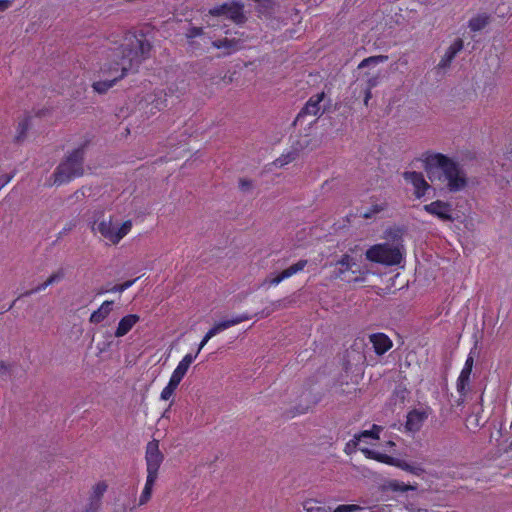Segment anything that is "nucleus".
Returning a JSON list of instances; mask_svg holds the SVG:
<instances>
[{
	"mask_svg": "<svg viewBox=\"0 0 512 512\" xmlns=\"http://www.w3.org/2000/svg\"><path fill=\"white\" fill-rule=\"evenodd\" d=\"M151 50L150 43L142 36L132 35L125 39V43L114 49L113 60L101 68L104 80L92 84L93 90L99 94L106 93L119 80L124 78L128 71L137 67L148 57Z\"/></svg>",
	"mask_w": 512,
	"mask_h": 512,
	"instance_id": "f257e3e1",
	"label": "nucleus"
},
{
	"mask_svg": "<svg viewBox=\"0 0 512 512\" xmlns=\"http://www.w3.org/2000/svg\"><path fill=\"white\" fill-rule=\"evenodd\" d=\"M425 169L430 179L435 170H439L450 191H460L466 186V178L461 175L456 162L441 153H426L424 158Z\"/></svg>",
	"mask_w": 512,
	"mask_h": 512,
	"instance_id": "f03ea898",
	"label": "nucleus"
},
{
	"mask_svg": "<svg viewBox=\"0 0 512 512\" xmlns=\"http://www.w3.org/2000/svg\"><path fill=\"white\" fill-rule=\"evenodd\" d=\"M87 143L74 149L55 169L54 184L61 185L83 175L84 153Z\"/></svg>",
	"mask_w": 512,
	"mask_h": 512,
	"instance_id": "7ed1b4c3",
	"label": "nucleus"
},
{
	"mask_svg": "<svg viewBox=\"0 0 512 512\" xmlns=\"http://www.w3.org/2000/svg\"><path fill=\"white\" fill-rule=\"evenodd\" d=\"M366 259L370 262L394 266L402 261V253L398 247H393L388 243H380L371 246L365 253Z\"/></svg>",
	"mask_w": 512,
	"mask_h": 512,
	"instance_id": "20e7f679",
	"label": "nucleus"
},
{
	"mask_svg": "<svg viewBox=\"0 0 512 512\" xmlns=\"http://www.w3.org/2000/svg\"><path fill=\"white\" fill-rule=\"evenodd\" d=\"M131 220L124 221L120 227H116L112 222V217L103 219L99 223H95L93 230L97 231L109 244H118L132 229Z\"/></svg>",
	"mask_w": 512,
	"mask_h": 512,
	"instance_id": "39448f33",
	"label": "nucleus"
},
{
	"mask_svg": "<svg viewBox=\"0 0 512 512\" xmlns=\"http://www.w3.org/2000/svg\"><path fill=\"white\" fill-rule=\"evenodd\" d=\"M208 14L212 17L220 18L221 21L230 20L235 24H242L246 21L244 5L239 0H232L218 5L210 9Z\"/></svg>",
	"mask_w": 512,
	"mask_h": 512,
	"instance_id": "423d86ee",
	"label": "nucleus"
},
{
	"mask_svg": "<svg viewBox=\"0 0 512 512\" xmlns=\"http://www.w3.org/2000/svg\"><path fill=\"white\" fill-rule=\"evenodd\" d=\"M145 460L147 474L158 475L164 456L159 449V442L155 439L149 441L146 446Z\"/></svg>",
	"mask_w": 512,
	"mask_h": 512,
	"instance_id": "0eeeda50",
	"label": "nucleus"
},
{
	"mask_svg": "<svg viewBox=\"0 0 512 512\" xmlns=\"http://www.w3.org/2000/svg\"><path fill=\"white\" fill-rule=\"evenodd\" d=\"M423 210L443 222L454 221L453 207L448 202L436 200L429 204H425L423 206Z\"/></svg>",
	"mask_w": 512,
	"mask_h": 512,
	"instance_id": "6e6552de",
	"label": "nucleus"
},
{
	"mask_svg": "<svg viewBox=\"0 0 512 512\" xmlns=\"http://www.w3.org/2000/svg\"><path fill=\"white\" fill-rule=\"evenodd\" d=\"M108 489L105 481H99L92 486L90 495L88 497V512H98L102 505V498Z\"/></svg>",
	"mask_w": 512,
	"mask_h": 512,
	"instance_id": "1a4fd4ad",
	"label": "nucleus"
},
{
	"mask_svg": "<svg viewBox=\"0 0 512 512\" xmlns=\"http://www.w3.org/2000/svg\"><path fill=\"white\" fill-rule=\"evenodd\" d=\"M404 179L413 185L414 194L417 198L425 195L426 191L430 188L421 172L406 171L403 173Z\"/></svg>",
	"mask_w": 512,
	"mask_h": 512,
	"instance_id": "9d476101",
	"label": "nucleus"
},
{
	"mask_svg": "<svg viewBox=\"0 0 512 512\" xmlns=\"http://www.w3.org/2000/svg\"><path fill=\"white\" fill-rule=\"evenodd\" d=\"M251 319V315L248 314V313H243V314H239V315H236V316H233L231 319H227V320H222L218 323H216L213 327H211L206 335L209 337V338H212L214 337L215 335H217L218 333L232 327V326H235L237 324H240L244 321H247V320H250Z\"/></svg>",
	"mask_w": 512,
	"mask_h": 512,
	"instance_id": "9b49d317",
	"label": "nucleus"
},
{
	"mask_svg": "<svg viewBox=\"0 0 512 512\" xmlns=\"http://www.w3.org/2000/svg\"><path fill=\"white\" fill-rule=\"evenodd\" d=\"M251 319V315L248 314V313H243V314H239V315H236V316H233L231 319H227V320H222L218 323H216L213 327H211L206 335L209 337V338H212L214 337L215 335H217L218 333L232 327V326H235L237 324H240L244 321H247V320H250Z\"/></svg>",
	"mask_w": 512,
	"mask_h": 512,
	"instance_id": "f8f14e48",
	"label": "nucleus"
},
{
	"mask_svg": "<svg viewBox=\"0 0 512 512\" xmlns=\"http://www.w3.org/2000/svg\"><path fill=\"white\" fill-rule=\"evenodd\" d=\"M474 360L472 356H468L464 367L462 368L460 375L458 376L456 388L460 396L464 397L466 396L469 382H470V375L472 372Z\"/></svg>",
	"mask_w": 512,
	"mask_h": 512,
	"instance_id": "ddd939ff",
	"label": "nucleus"
},
{
	"mask_svg": "<svg viewBox=\"0 0 512 512\" xmlns=\"http://www.w3.org/2000/svg\"><path fill=\"white\" fill-rule=\"evenodd\" d=\"M307 264H308L307 260H305V259L299 260L298 262L292 264L288 268L282 270L280 273H278L274 277L270 278V280H269L270 285L277 286L283 280L288 279L299 272H302L304 270V268L307 266Z\"/></svg>",
	"mask_w": 512,
	"mask_h": 512,
	"instance_id": "4468645a",
	"label": "nucleus"
},
{
	"mask_svg": "<svg viewBox=\"0 0 512 512\" xmlns=\"http://www.w3.org/2000/svg\"><path fill=\"white\" fill-rule=\"evenodd\" d=\"M369 341L377 355H383L392 348V340L384 333H373L369 336Z\"/></svg>",
	"mask_w": 512,
	"mask_h": 512,
	"instance_id": "2eb2a0df",
	"label": "nucleus"
},
{
	"mask_svg": "<svg viewBox=\"0 0 512 512\" xmlns=\"http://www.w3.org/2000/svg\"><path fill=\"white\" fill-rule=\"evenodd\" d=\"M464 43L461 38H457L446 50L444 56L439 61L437 67L438 69H446L448 68L456 55L463 49Z\"/></svg>",
	"mask_w": 512,
	"mask_h": 512,
	"instance_id": "dca6fc26",
	"label": "nucleus"
},
{
	"mask_svg": "<svg viewBox=\"0 0 512 512\" xmlns=\"http://www.w3.org/2000/svg\"><path fill=\"white\" fill-rule=\"evenodd\" d=\"M428 418L425 411L413 409L407 414L405 428L411 432H417L421 429L424 421Z\"/></svg>",
	"mask_w": 512,
	"mask_h": 512,
	"instance_id": "f3484780",
	"label": "nucleus"
},
{
	"mask_svg": "<svg viewBox=\"0 0 512 512\" xmlns=\"http://www.w3.org/2000/svg\"><path fill=\"white\" fill-rule=\"evenodd\" d=\"M140 321V316L137 314H128L122 317L114 332V336L121 338L127 335L132 328Z\"/></svg>",
	"mask_w": 512,
	"mask_h": 512,
	"instance_id": "a211bd4d",
	"label": "nucleus"
},
{
	"mask_svg": "<svg viewBox=\"0 0 512 512\" xmlns=\"http://www.w3.org/2000/svg\"><path fill=\"white\" fill-rule=\"evenodd\" d=\"M324 99V93H318L310 97V99L306 102L305 106L300 110L297 115L296 120L303 118L306 115H317L320 111V103Z\"/></svg>",
	"mask_w": 512,
	"mask_h": 512,
	"instance_id": "6ab92c4d",
	"label": "nucleus"
},
{
	"mask_svg": "<svg viewBox=\"0 0 512 512\" xmlns=\"http://www.w3.org/2000/svg\"><path fill=\"white\" fill-rule=\"evenodd\" d=\"M113 304V301L105 300L97 310L91 313L89 322L96 325L104 321L111 313Z\"/></svg>",
	"mask_w": 512,
	"mask_h": 512,
	"instance_id": "aec40b11",
	"label": "nucleus"
},
{
	"mask_svg": "<svg viewBox=\"0 0 512 512\" xmlns=\"http://www.w3.org/2000/svg\"><path fill=\"white\" fill-rule=\"evenodd\" d=\"M64 277V273L62 270H59L53 274H51L46 281H44L43 283L37 285L35 288L29 290V291H26L25 293L21 294L20 297H23V296H30L32 294H35V293H38V292H41L43 290H45L48 286L54 284V283H57L59 282L62 278Z\"/></svg>",
	"mask_w": 512,
	"mask_h": 512,
	"instance_id": "412c9836",
	"label": "nucleus"
},
{
	"mask_svg": "<svg viewBox=\"0 0 512 512\" xmlns=\"http://www.w3.org/2000/svg\"><path fill=\"white\" fill-rule=\"evenodd\" d=\"M157 478H158V475L147 474L144 488L139 497L138 506L145 505L146 503L149 502V500L151 499L153 487H154V484H155Z\"/></svg>",
	"mask_w": 512,
	"mask_h": 512,
	"instance_id": "4be33fe9",
	"label": "nucleus"
},
{
	"mask_svg": "<svg viewBox=\"0 0 512 512\" xmlns=\"http://www.w3.org/2000/svg\"><path fill=\"white\" fill-rule=\"evenodd\" d=\"M337 265L339 266L337 275L341 278L346 272L351 271L352 273H356L358 269L356 261L348 254L343 255L337 262Z\"/></svg>",
	"mask_w": 512,
	"mask_h": 512,
	"instance_id": "5701e85b",
	"label": "nucleus"
},
{
	"mask_svg": "<svg viewBox=\"0 0 512 512\" xmlns=\"http://www.w3.org/2000/svg\"><path fill=\"white\" fill-rule=\"evenodd\" d=\"M213 46L217 49H224L226 50L227 54H231L235 51H238L242 48L241 41L239 39H228L224 38L222 40H216L213 41Z\"/></svg>",
	"mask_w": 512,
	"mask_h": 512,
	"instance_id": "b1692460",
	"label": "nucleus"
},
{
	"mask_svg": "<svg viewBox=\"0 0 512 512\" xmlns=\"http://www.w3.org/2000/svg\"><path fill=\"white\" fill-rule=\"evenodd\" d=\"M360 451L364 454L367 459H372L380 463H384L392 466L394 461V457L389 456L387 454L369 449V448H360Z\"/></svg>",
	"mask_w": 512,
	"mask_h": 512,
	"instance_id": "393cba45",
	"label": "nucleus"
},
{
	"mask_svg": "<svg viewBox=\"0 0 512 512\" xmlns=\"http://www.w3.org/2000/svg\"><path fill=\"white\" fill-rule=\"evenodd\" d=\"M490 22V15L487 13H480L469 20L468 26L473 32L484 29Z\"/></svg>",
	"mask_w": 512,
	"mask_h": 512,
	"instance_id": "a878e982",
	"label": "nucleus"
},
{
	"mask_svg": "<svg viewBox=\"0 0 512 512\" xmlns=\"http://www.w3.org/2000/svg\"><path fill=\"white\" fill-rule=\"evenodd\" d=\"M392 466L400 468V469L407 471L416 476H420L424 472V469L421 466L412 465V464L406 462L405 460H401L398 458H394Z\"/></svg>",
	"mask_w": 512,
	"mask_h": 512,
	"instance_id": "bb28decb",
	"label": "nucleus"
},
{
	"mask_svg": "<svg viewBox=\"0 0 512 512\" xmlns=\"http://www.w3.org/2000/svg\"><path fill=\"white\" fill-rule=\"evenodd\" d=\"M30 121L31 117L25 116L18 122V125L16 127V134L14 137L15 142H21L26 138L27 132L30 128Z\"/></svg>",
	"mask_w": 512,
	"mask_h": 512,
	"instance_id": "cd10ccee",
	"label": "nucleus"
},
{
	"mask_svg": "<svg viewBox=\"0 0 512 512\" xmlns=\"http://www.w3.org/2000/svg\"><path fill=\"white\" fill-rule=\"evenodd\" d=\"M386 208H387L386 202L372 204L369 208L360 212V216L365 219H371V218H374L380 212L386 210Z\"/></svg>",
	"mask_w": 512,
	"mask_h": 512,
	"instance_id": "c85d7f7f",
	"label": "nucleus"
},
{
	"mask_svg": "<svg viewBox=\"0 0 512 512\" xmlns=\"http://www.w3.org/2000/svg\"><path fill=\"white\" fill-rule=\"evenodd\" d=\"M381 430L382 428L380 426L374 424L370 430H364L358 434H355L356 440H359V442H361L366 438L379 439V433Z\"/></svg>",
	"mask_w": 512,
	"mask_h": 512,
	"instance_id": "c756f323",
	"label": "nucleus"
},
{
	"mask_svg": "<svg viewBox=\"0 0 512 512\" xmlns=\"http://www.w3.org/2000/svg\"><path fill=\"white\" fill-rule=\"evenodd\" d=\"M388 60V56L386 55H377V56H370L368 58L363 59L359 65L358 68L362 69L370 65H377L380 63H384Z\"/></svg>",
	"mask_w": 512,
	"mask_h": 512,
	"instance_id": "7c9ffc66",
	"label": "nucleus"
},
{
	"mask_svg": "<svg viewBox=\"0 0 512 512\" xmlns=\"http://www.w3.org/2000/svg\"><path fill=\"white\" fill-rule=\"evenodd\" d=\"M135 282H136V279L127 280V281H125V282H123L121 284H116V285H114L113 287H111L109 289H101L98 292V294H105V293H108V292H112V293L119 292V293H122L125 290H127L128 288H130Z\"/></svg>",
	"mask_w": 512,
	"mask_h": 512,
	"instance_id": "2f4dec72",
	"label": "nucleus"
},
{
	"mask_svg": "<svg viewBox=\"0 0 512 512\" xmlns=\"http://www.w3.org/2000/svg\"><path fill=\"white\" fill-rule=\"evenodd\" d=\"M296 156H297V151L296 150H291V151H289V152H287L285 154H282L279 158H277L274 161V165L276 167L281 168V167L289 164L293 160H295Z\"/></svg>",
	"mask_w": 512,
	"mask_h": 512,
	"instance_id": "473e14b6",
	"label": "nucleus"
},
{
	"mask_svg": "<svg viewBox=\"0 0 512 512\" xmlns=\"http://www.w3.org/2000/svg\"><path fill=\"white\" fill-rule=\"evenodd\" d=\"M306 512H331V509L324 506H318V502L313 499L306 500L303 504Z\"/></svg>",
	"mask_w": 512,
	"mask_h": 512,
	"instance_id": "72a5a7b5",
	"label": "nucleus"
},
{
	"mask_svg": "<svg viewBox=\"0 0 512 512\" xmlns=\"http://www.w3.org/2000/svg\"><path fill=\"white\" fill-rule=\"evenodd\" d=\"M187 371L188 368L178 363L177 367L172 372V375L169 380L174 382L176 385H179L184 376L186 375Z\"/></svg>",
	"mask_w": 512,
	"mask_h": 512,
	"instance_id": "f704fd0d",
	"label": "nucleus"
},
{
	"mask_svg": "<svg viewBox=\"0 0 512 512\" xmlns=\"http://www.w3.org/2000/svg\"><path fill=\"white\" fill-rule=\"evenodd\" d=\"M178 385H176L174 382L170 381L168 384L162 389L160 397L162 400H169L172 395L174 394L175 390L177 389Z\"/></svg>",
	"mask_w": 512,
	"mask_h": 512,
	"instance_id": "c9c22d12",
	"label": "nucleus"
},
{
	"mask_svg": "<svg viewBox=\"0 0 512 512\" xmlns=\"http://www.w3.org/2000/svg\"><path fill=\"white\" fill-rule=\"evenodd\" d=\"M363 508L356 504H342L337 506L332 512H358Z\"/></svg>",
	"mask_w": 512,
	"mask_h": 512,
	"instance_id": "e433bc0d",
	"label": "nucleus"
},
{
	"mask_svg": "<svg viewBox=\"0 0 512 512\" xmlns=\"http://www.w3.org/2000/svg\"><path fill=\"white\" fill-rule=\"evenodd\" d=\"M390 487L395 491L406 492L408 490H414L415 487L405 484L404 482L393 481L390 483Z\"/></svg>",
	"mask_w": 512,
	"mask_h": 512,
	"instance_id": "4c0bfd02",
	"label": "nucleus"
},
{
	"mask_svg": "<svg viewBox=\"0 0 512 512\" xmlns=\"http://www.w3.org/2000/svg\"><path fill=\"white\" fill-rule=\"evenodd\" d=\"M203 34V28L202 27H190L186 32V37L188 39H194L196 37H199Z\"/></svg>",
	"mask_w": 512,
	"mask_h": 512,
	"instance_id": "58836bf2",
	"label": "nucleus"
},
{
	"mask_svg": "<svg viewBox=\"0 0 512 512\" xmlns=\"http://www.w3.org/2000/svg\"><path fill=\"white\" fill-rule=\"evenodd\" d=\"M257 4L259 13H267L273 8L274 3L272 0H262V3Z\"/></svg>",
	"mask_w": 512,
	"mask_h": 512,
	"instance_id": "ea45409f",
	"label": "nucleus"
},
{
	"mask_svg": "<svg viewBox=\"0 0 512 512\" xmlns=\"http://www.w3.org/2000/svg\"><path fill=\"white\" fill-rule=\"evenodd\" d=\"M198 355L195 354H192V353H188L186 354L182 360L179 362V364L183 365L184 367L188 368L190 367V365L192 364V362L197 358Z\"/></svg>",
	"mask_w": 512,
	"mask_h": 512,
	"instance_id": "a19ab883",
	"label": "nucleus"
},
{
	"mask_svg": "<svg viewBox=\"0 0 512 512\" xmlns=\"http://www.w3.org/2000/svg\"><path fill=\"white\" fill-rule=\"evenodd\" d=\"M317 402L318 399L314 397L313 400L310 401L309 405L296 407L293 416L306 413L311 405H315Z\"/></svg>",
	"mask_w": 512,
	"mask_h": 512,
	"instance_id": "79ce46f5",
	"label": "nucleus"
},
{
	"mask_svg": "<svg viewBox=\"0 0 512 512\" xmlns=\"http://www.w3.org/2000/svg\"><path fill=\"white\" fill-rule=\"evenodd\" d=\"M359 443H360L359 440H356V435H354L353 439H351L350 441H348L346 443L344 451L347 454H350L352 451H354L356 449V447L358 446Z\"/></svg>",
	"mask_w": 512,
	"mask_h": 512,
	"instance_id": "37998d69",
	"label": "nucleus"
},
{
	"mask_svg": "<svg viewBox=\"0 0 512 512\" xmlns=\"http://www.w3.org/2000/svg\"><path fill=\"white\" fill-rule=\"evenodd\" d=\"M10 374V365L6 364L4 361L0 360V376L5 377Z\"/></svg>",
	"mask_w": 512,
	"mask_h": 512,
	"instance_id": "c03bdc74",
	"label": "nucleus"
},
{
	"mask_svg": "<svg viewBox=\"0 0 512 512\" xmlns=\"http://www.w3.org/2000/svg\"><path fill=\"white\" fill-rule=\"evenodd\" d=\"M252 187V181L248 180V179H240L239 180V188L246 192L248 191L250 188Z\"/></svg>",
	"mask_w": 512,
	"mask_h": 512,
	"instance_id": "a18cd8bd",
	"label": "nucleus"
},
{
	"mask_svg": "<svg viewBox=\"0 0 512 512\" xmlns=\"http://www.w3.org/2000/svg\"><path fill=\"white\" fill-rule=\"evenodd\" d=\"M210 339L211 338H209L206 334L204 335L203 339L201 340V342L198 345V348L196 350V355H199L200 351L204 348V346L208 343V341Z\"/></svg>",
	"mask_w": 512,
	"mask_h": 512,
	"instance_id": "49530a36",
	"label": "nucleus"
},
{
	"mask_svg": "<svg viewBox=\"0 0 512 512\" xmlns=\"http://www.w3.org/2000/svg\"><path fill=\"white\" fill-rule=\"evenodd\" d=\"M11 4L10 0H0V12H3L9 8Z\"/></svg>",
	"mask_w": 512,
	"mask_h": 512,
	"instance_id": "de8ad7c7",
	"label": "nucleus"
},
{
	"mask_svg": "<svg viewBox=\"0 0 512 512\" xmlns=\"http://www.w3.org/2000/svg\"><path fill=\"white\" fill-rule=\"evenodd\" d=\"M12 179V176H8V175H3L0 177V184L1 186H5L6 184H8Z\"/></svg>",
	"mask_w": 512,
	"mask_h": 512,
	"instance_id": "09e8293b",
	"label": "nucleus"
},
{
	"mask_svg": "<svg viewBox=\"0 0 512 512\" xmlns=\"http://www.w3.org/2000/svg\"><path fill=\"white\" fill-rule=\"evenodd\" d=\"M372 94H371V89L367 88L366 89V92H365V97H364V103L365 105H368V101L369 99L371 98Z\"/></svg>",
	"mask_w": 512,
	"mask_h": 512,
	"instance_id": "8fccbe9b",
	"label": "nucleus"
},
{
	"mask_svg": "<svg viewBox=\"0 0 512 512\" xmlns=\"http://www.w3.org/2000/svg\"><path fill=\"white\" fill-rule=\"evenodd\" d=\"M376 84H377V78H376V77L371 78V79H369V81H368V86H367V88L372 89L374 86H376Z\"/></svg>",
	"mask_w": 512,
	"mask_h": 512,
	"instance_id": "3c124183",
	"label": "nucleus"
},
{
	"mask_svg": "<svg viewBox=\"0 0 512 512\" xmlns=\"http://www.w3.org/2000/svg\"><path fill=\"white\" fill-rule=\"evenodd\" d=\"M73 226H74V224L70 223L69 225L65 226L59 234L60 235L66 234L68 231H70L73 228Z\"/></svg>",
	"mask_w": 512,
	"mask_h": 512,
	"instance_id": "603ef678",
	"label": "nucleus"
},
{
	"mask_svg": "<svg viewBox=\"0 0 512 512\" xmlns=\"http://www.w3.org/2000/svg\"><path fill=\"white\" fill-rule=\"evenodd\" d=\"M15 302H16V300H14V301L12 302V304H11V305H9V307L7 308V310H10V309L15 305Z\"/></svg>",
	"mask_w": 512,
	"mask_h": 512,
	"instance_id": "864d4df0",
	"label": "nucleus"
},
{
	"mask_svg": "<svg viewBox=\"0 0 512 512\" xmlns=\"http://www.w3.org/2000/svg\"><path fill=\"white\" fill-rule=\"evenodd\" d=\"M207 22H208V24H209L210 26H213V27L218 26V24L210 23V22H209V20H207Z\"/></svg>",
	"mask_w": 512,
	"mask_h": 512,
	"instance_id": "5fc2aeb1",
	"label": "nucleus"
},
{
	"mask_svg": "<svg viewBox=\"0 0 512 512\" xmlns=\"http://www.w3.org/2000/svg\"><path fill=\"white\" fill-rule=\"evenodd\" d=\"M82 512H88V505L85 506V509Z\"/></svg>",
	"mask_w": 512,
	"mask_h": 512,
	"instance_id": "6e6d98bb",
	"label": "nucleus"
},
{
	"mask_svg": "<svg viewBox=\"0 0 512 512\" xmlns=\"http://www.w3.org/2000/svg\"><path fill=\"white\" fill-rule=\"evenodd\" d=\"M388 444L392 445V446L395 445L394 442H392V441H389Z\"/></svg>",
	"mask_w": 512,
	"mask_h": 512,
	"instance_id": "4d7b16f0",
	"label": "nucleus"
},
{
	"mask_svg": "<svg viewBox=\"0 0 512 512\" xmlns=\"http://www.w3.org/2000/svg\"><path fill=\"white\" fill-rule=\"evenodd\" d=\"M256 3H262V0H254Z\"/></svg>",
	"mask_w": 512,
	"mask_h": 512,
	"instance_id": "13d9d810",
	"label": "nucleus"
}]
</instances>
